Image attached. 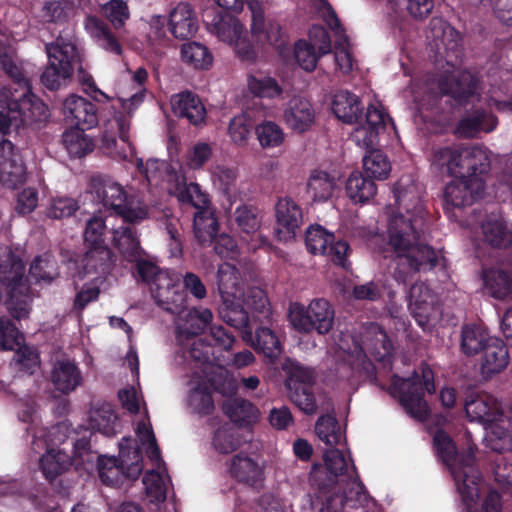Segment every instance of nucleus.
Instances as JSON below:
<instances>
[{"label":"nucleus","mask_w":512,"mask_h":512,"mask_svg":"<svg viewBox=\"0 0 512 512\" xmlns=\"http://www.w3.org/2000/svg\"><path fill=\"white\" fill-rule=\"evenodd\" d=\"M244 338L251 343L257 353L262 354L270 363H275L283 352V346L278 336L268 327H258L254 333L250 329Z\"/></svg>","instance_id":"30"},{"label":"nucleus","mask_w":512,"mask_h":512,"mask_svg":"<svg viewBox=\"0 0 512 512\" xmlns=\"http://www.w3.org/2000/svg\"><path fill=\"white\" fill-rule=\"evenodd\" d=\"M482 233L485 241L495 248H505L512 242V232L495 215H490L483 221Z\"/></svg>","instance_id":"43"},{"label":"nucleus","mask_w":512,"mask_h":512,"mask_svg":"<svg viewBox=\"0 0 512 512\" xmlns=\"http://www.w3.org/2000/svg\"><path fill=\"white\" fill-rule=\"evenodd\" d=\"M334 309L324 298L313 299L307 307L298 306L291 312L294 328L301 333L328 334L334 325Z\"/></svg>","instance_id":"13"},{"label":"nucleus","mask_w":512,"mask_h":512,"mask_svg":"<svg viewBox=\"0 0 512 512\" xmlns=\"http://www.w3.org/2000/svg\"><path fill=\"white\" fill-rule=\"evenodd\" d=\"M48 64L40 76L42 85L50 91L58 90L70 79L74 66L79 62L76 45L62 37L45 45Z\"/></svg>","instance_id":"10"},{"label":"nucleus","mask_w":512,"mask_h":512,"mask_svg":"<svg viewBox=\"0 0 512 512\" xmlns=\"http://www.w3.org/2000/svg\"><path fill=\"white\" fill-rule=\"evenodd\" d=\"M217 285L221 299L242 298L244 282L239 269L228 262L219 265L217 270Z\"/></svg>","instance_id":"36"},{"label":"nucleus","mask_w":512,"mask_h":512,"mask_svg":"<svg viewBox=\"0 0 512 512\" xmlns=\"http://www.w3.org/2000/svg\"><path fill=\"white\" fill-rule=\"evenodd\" d=\"M168 28L180 40H188L198 30L196 14L189 3L180 2L170 13Z\"/></svg>","instance_id":"28"},{"label":"nucleus","mask_w":512,"mask_h":512,"mask_svg":"<svg viewBox=\"0 0 512 512\" xmlns=\"http://www.w3.org/2000/svg\"><path fill=\"white\" fill-rule=\"evenodd\" d=\"M251 32L255 40L262 46L274 47L279 55L285 56L289 52V43L286 33L278 22L266 20L261 7H252Z\"/></svg>","instance_id":"17"},{"label":"nucleus","mask_w":512,"mask_h":512,"mask_svg":"<svg viewBox=\"0 0 512 512\" xmlns=\"http://www.w3.org/2000/svg\"><path fill=\"white\" fill-rule=\"evenodd\" d=\"M231 475L239 482L255 486L260 482L262 470L258 463L242 453L235 455L230 466Z\"/></svg>","instance_id":"44"},{"label":"nucleus","mask_w":512,"mask_h":512,"mask_svg":"<svg viewBox=\"0 0 512 512\" xmlns=\"http://www.w3.org/2000/svg\"><path fill=\"white\" fill-rule=\"evenodd\" d=\"M79 209L78 202L70 197L53 198L46 208V216L51 219L71 217Z\"/></svg>","instance_id":"64"},{"label":"nucleus","mask_w":512,"mask_h":512,"mask_svg":"<svg viewBox=\"0 0 512 512\" xmlns=\"http://www.w3.org/2000/svg\"><path fill=\"white\" fill-rule=\"evenodd\" d=\"M116 263V255L108 246L84 247L82 254L73 253L65 261L68 274L73 279L83 280L88 275L105 279Z\"/></svg>","instance_id":"12"},{"label":"nucleus","mask_w":512,"mask_h":512,"mask_svg":"<svg viewBox=\"0 0 512 512\" xmlns=\"http://www.w3.org/2000/svg\"><path fill=\"white\" fill-rule=\"evenodd\" d=\"M484 192L485 185L482 177L456 178L445 187V203L447 207L461 209L480 200Z\"/></svg>","instance_id":"19"},{"label":"nucleus","mask_w":512,"mask_h":512,"mask_svg":"<svg viewBox=\"0 0 512 512\" xmlns=\"http://www.w3.org/2000/svg\"><path fill=\"white\" fill-rule=\"evenodd\" d=\"M113 246L129 261L132 262L144 253L135 228L121 226L113 229Z\"/></svg>","instance_id":"40"},{"label":"nucleus","mask_w":512,"mask_h":512,"mask_svg":"<svg viewBox=\"0 0 512 512\" xmlns=\"http://www.w3.org/2000/svg\"><path fill=\"white\" fill-rule=\"evenodd\" d=\"M395 201L398 207H402L410 217H422L423 208L419 194L413 184L403 186L399 181L394 187Z\"/></svg>","instance_id":"53"},{"label":"nucleus","mask_w":512,"mask_h":512,"mask_svg":"<svg viewBox=\"0 0 512 512\" xmlns=\"http://www.w3.org/2000/svg\"><path fill=\"white\" fill-rule=\"evenodd\" d=\"M254 129L262 148H275L284 142L282 128L273 121H264Z\"/></svg>","instance_id":"60"},{"label":"nucleus","mask_w":512,"mask_h":512,"mask_svg":"<svg viewBox=\"0 0 512 512\" xmlns=\"http://www.w3.org/2000/svg\"><path fill=\"white\" fill-rule=\"evenodd\" d=\"M393 346L385 331L374 322L363 324L359 331V372L366 378L372 379L375 375V366L366 358V353L371 354L383 368L391 369V356Z\"/></svg>","instance_id":"11"},{"label":"nucleus","mask_w":512,"mask_h":512,"mask_svg":"<svg viewBox=\"0 0 512 512\" xmlns=\"http://www.w3.org/2000/svg\"><path fill=\"white\" fill-rule=\"evenodd\" d=\"M90 192L111 215L120 216L125 223L137 224L148 217L147 205H135V198L128 195L122 185L109 178L93 176Z\"/></svg>","instance_id":"5"},{"label":"nucleus","mask_w":512,"mask_h":512,"mask_svg":"<svg viewBox=\"0 0 512 512\" xmlns=\"http://www.w3.org/2000/svg\"><path fill=\"white\" fill-rule=\"evenodd\" d=\"M323 54L306 40H298L294 44V57L299 66L305 71L312 72L316 66L319 58Z\"/></svg>","instance_id":"63"},{"label":"nucleus","mask_w":512,"mask_h":512,"mask_svg":"<svg viewBox=\"0 0 512 512\" xmlns=\"http://www.w3.org/2000/svg\"><path fill=\"white\" fill-rule=\"evenodd\" d=\"M386 118L382 110L372 105L365 114L354 113V141L365 150L363 169L368 178L386 179L391 171L388 158L377 148L378 135L385 128Z\"/></svg>","instance_id":"1"},{"label":"nucleus","mask_w":512,"mask_h":512,"mask_svg":"<svg viewBox=\"0 0 512 512\" xmlns=\"http://www.w3.org/2000/svg\"><path fill=\"white\" fill-rule=\"evenodd\" d=\"M223 412L232 422L246 426L256 420L258 409L246 399L232 398L224 402Z\"/></svg>","instance_id":"49"},{"label":"nucleus","mask_w":512,"mask_h":512,"mask_svg":"<svg viewBox=\"0 0 512 512\" xmlns=\"http://www.w3.org/2000/svg\"><path fill=\"white\" fill-rule=\"evenodd\" d=\"M409 299L416 320L421 326H425L434 301L431 290L424 283H415L409 290Z\"/></svg>","instance_id":"41"},{"label":"nucleus","mask_w":512,"mask_h":512,"mask_svg":"<svg viewBox=\"0 0 512 512\" xmlns=\"http://www.w3.org/2000/svg\"><path fill=\"white\" fill-rule=\"evenodd\" d=\"M71 465L69 456L55 449L48 450L39 460V469L49 482L65 473Z\"/></svg>","instance_id":"48"},{"label":"nucleus","mask_w":512,"mask_h":512,"mask_svg":"<svg viewBox=\"0 0 512 512\" xmlns=\"http://www.w3.org/2000/svg\"><path fill=\"white\" fill-rule=\"evenodd\" d=\"M440 88L444 94L450 95L460 104L469 103L474 98L479 99L481 92L479 78L469 71L443 80Z\"/></svg>","instance_id":"24"},{"label":"nucleus","mask_w":512,"mask_h":512,"mask_svg":"<svg viewBox=\"0 0 512 512\" xmlns=\"http://www.w3.org/2000/svg\"><path fill=\"white\" fill-rule=\"evenodd\" d=\"M223 303L219 308L220 318L230 327L246 332L251 329L248 312L244 309L242 298L222 299Z\"/></svg>","instance_id":"37"},{"label":"nucleus","mask_w":512,"mask_h":512,"mask_svg":"<svg viewBox=\"0 0 512 512\" xmlns=\"http://www.w3.org/2000/svg\"><path fill=\"white\" fill-rule=\"evenodd\" d=\"M497 125V118L484 110L466 114L457 124L456 133L462 138H474L479 132H491Z\"/></svg>","instance_id":"35"},{"label":"nucleus","mask_w":512,"mask_h":512,"mask_svg":"<svg viewBox=\"0 0 512 512\" xmlns=\"http://www.w3.org/2000/svg\"><path fill=\"white\" fill-rule=\"evenodd\" d=\"M5 259L0 261V283L5 287L6 306L9 314L16 320L29 317L32 309L33 292L25 264L8 247H1Z\"/></svg>","instance_id":"3"},{"label":"nucleus","mask_w":512,"mask_h":512,"mask_svg":"<svg viewBox=\"0 0 512 512\" xmlns=\"http://www.w3.org/2000/svg\"><path fill=\"white\" fill-rule=\"evenodd\" d=\"M430 33L434 45L439 53L441 51L455 52L460 44V35L447 23L432 19L430 22Z\"/></svg>","instance_id":"45"},{"label":"nucleus","mask_w":512,"mask_h":512,"mask_svg":"<svg viewBox=\"0 0 512 512\" xmlns=\"http://www.w3.org/2000/svg\"><path fill=\"white\" fill-rule=\"evenodd\" d=\"M275 218L276 238L281 242H288L296 237L303 224V211L290 196L278 197L275 204Z\"/></svg>","instance_id":"18"},{"label":"nucleus","mask_w":512,"mask_h":512,"mask_svg":"<svg viewBox=\"0 0 512 512\" xmlns=\"http://www.w3.org/2000/svg\"><path fill=\"white\" fill-rule=\"evenodd\" d=\"M422 217L405 218L402 214L388 218V244L396 254L401 269L409 267L416 269L418 266H426L424 263H415L412 252L416 251L415 245L424 238L422 230Z\"/></svg>","instance_id":"9"},{"label":"nucleus","mask_w":512,"mask_h":512,"mask_svg":"<svg viewBox=\"0 0 512 512\" xmlns=\"http://www.w3.org/2000/svg\"><path fill=\"white\" fill-rule=\"evenodd\" d=\"M324 466L313 464L310 473L313 485L321 492H329L348 471V463L343 452L335 447L327 449L323 454Z\"/></svg>","instance_id":"16"},{"label":"nucleus","mask_w":512,"mask_h":512,"mask_svg":"<svg viewBox=\"0 0 512 512\" xmlns=\"http://www.w3.org/2000/svg\"><path fill=\"white\" fill-rule=\"evenodd\" d=\"M324 21L331 31L334 32L336 37L334 43V59L336 66L343 72L349 73L352 71V53L349 49L348 37L345 30L341 26L340 20L336 12L330 4L326 3V10L324 13Z\"/></svg>","instance_id":"25"},{"label":"nucleus","mask_w":512,"mask_h":512,"mask_svg":"<svg viewBox=\"0 0 512 512\" xmlns=\"http://www.w3.org/2000/svg\"><path fill=\"white\" fill-rule=\"evenodd\" d=\"M181 58L184 63L196 69H209L213 63V56L209 49L195 41L184 43L181 46Z\"/></svg>","instance_id":"52"},{"label":"nucleus","mask_w":512,"mask_h":512,"mask_svg":"<svg viewBox=\"0 0 512 512\" xmlns=\"http://www.w3.org/2000/svg\"><path fill=\"white\" fill-rule=\"evenodd\" d=\"M492 337H488L484 329L477 325H465L461 331L460 347L467 356H473L486 346Z\"/></svg>","instance_id":"51"},{"label":"nucleus","mask_w":512,"mask_h":512,"mask_svg":"<svg viewBox=\"0 0 512 512\" xmlns=\"http://www.w3.org/2000/svg\"><path fill=\"white\" fill-rule=\"evenodd\" d=\"M434 162L456 178H475L487 173L490 160L487 152L477 146L454 145L434 153Z\"/></svg>","instance_id":"8"},{"label":"nucleus","mask_w":512,"mask_h":512,"mask_svg":"<svg viewBox=\"0 0 512 512\" xmlns=\"http://www.w3.org/2000/svg\"><path fill=\"white\" fill-rule=\"evenodd\" d=\"M315 376L312 369L300 364H291L285 385L291 401L305 414H314L317 403L313 393Z\"/></svg>","instance_id":"14"},{"label":"nucleus","mask_w":512,"mask_h":512,"mask_svg":"<svg viewBox=\"0 0 512 512\" xmlns=\"http://www.w3.org/2000/svg\"><path fill=\"white\" fill-rule=\"evenodd\" d=\"M85 130L71 127L63 133L62 143L71 158H82L93 151L94 141Z\"/></svg>","instance_id":"47"},{"label":"nucleus","mask_w":512,"mask_h":512,"mask_svg":"<svg viewBox=\"0 0 512 512\" xmlns=\"http://www.w3.org/2000/svg\"><path fill=\"white\" fill-rule=\"evenodd\" d=\"M48 106L31 91L17 88L0 91V133L7 134L15 122L22 125L42 124L49 117Z\"/></svg>","instance_id":"4"},{"label":"nucleus","mask_w":512,"mask_h":512,"mask_svg":"<svg viewBox=\"0 0 512 512\" xmlns=\"http://www.w3.org/2000/svg\"><path fill=\"white\" fill-rule=\"evenodd\" d=\"M465 411L471 421L493 422L499 416V406L495 399L487 395H477L465 403Z\"/></svg>","instance_id":"39"},{"label":"nucleus","mask_w":512,"mask_h":512,"mask_svg":"<svg viewBox=\"0 0 512 512\" xmlns=\"http://www.w3.org/2000/svg\"><path fill=\"white\" fill-rule=\"evenodd\" d=\"M29 273L37 281L51 283L59 277L57 261L48 253L38 255L31 262Z\"/></svg>","instance_id":"56"},{"label":"nucleus","mask_w":512,"mask_h":512,"mask_svg":"<svg viewBox=\"0 0 512 512\" xmlns=\"http://www.w3.org/2000/svg\"><path fill=\"white\" fill-rule=\"evenodd\" d=\"M207 30L220 41L233 44L243 33V25L230 12L220 9H207L203 14Z\"/></svg>","instance_id":"22"},{"label":"nucleus","mask_w":512,"mask_h":512,"mask_svg":"<svg viewBox=\"0 0 512 512\" xmlns=\"http://www.w3.org/2000/svg\"><path fill=\"white\" fill-rule=\"evenodd\" d=\"M143 97V94L136 93L129 99L124 100L122 103L123 111L116 112L113 119L116 124L120 140L130 150L132 149V143L130 141L131 119L134 111L142 103Z\"/></svg>","instance_id":"42"},{"label":"nucleus","mask_w":512,"mask_h":512,"mask_svg":"<svg viewBox=\"0 0 512 512\" xmlns=\"http://www.w3.org/2000/svg\"><path fill=\"white\" fill-rule=\"evenodd\" d=\"M234 214L235 222L242 232L253 234L259 230L262 215L256 206L248 204L240 205L236 208Z\"/></svg>","instance_id":"57"},{"label":"nucleus","mask_w":512,"mask_h":512,"mask_svg":"<svg viewBox=\"0 0 512 512\" xmlns=\"http://www.w3.org/2000/svg\"><path fill=\"white\" fill-rule=\"evenodd\" d=\"M417 251H413L411 254L415 259V263H424L426 266H418L416 269H410L406 267L404 269L400 268L399 260L396 261V267L394 270V278L401 283H407V281L416 273L426 272L432 270L438 262V256L435 250L425 243V239L423 238L415 245Z\"/></svg>","instance_id":"31"},{"label":"nucleus","mask_w":512,"mask_h":512,"mask_svg":"<svg viewBox=\"0 0 512 512\" xmlns=\"http://www.w3.org/2000/svg\"><path fill=\"white\" fill-rule=\"evenodd\" d=\"M315 434L320 441L329 447H335L341 443L343 433L335 416L331 414L318 418L315 424Z\"/></svg>","instance_id":"54"},{"label":"nucleus","mask_w":512,"mask_h":512,"mask_svg":"<svg viewBox=\"0 0 512 512\" xmlns=\"http://www.w3.org/2000/svg\"><path fill=\"white\" fill-rule=\"evenodd\" d=\"M438 457L449 468L458 492L465 501H473L478 496L480 473L475 467L472 448L459 453L451 437L443 430H437L433 437Z\"/></svg>","instance_id":"2"},{"label":"nucleus","mask_w":512,"mask_h":512,"mask_svg":"<svg viewBox=\"0 0 512 512\" xmlns=\"http://www.w3.org/2000/svg\"><path fill=\"white\" fill-rule=\"evenodd\" d=\"M483 281L489 294L497 299L512 297V271L489 269L483 271Z\"/></svg>","instance_id":"46"},{"label":"nucleus","mask_w":512,"mask_h":512,"mask_svg":"<svg viewBox=\"0 0 512 512\" xmlns=\"http://www.w3.org/2000/svg\"><path fill=\"white\" fill-rule=\"evenodd\" d=\"M480 359V372L483 378L489 379L503 371L509 363L508 349L498 338H491L486 343Z\"/></svg>","instance_id":"27"},{"label":"nucleus","mask_w":512,"mask_h":512,"mask_svg":"<svg viewBox=\"0 0 512 512\" xmlns=\"http://www.w3.org/2000/svg\"><path fill=\"white\" fill-rule=\"evenodd\" d=\"M287 126L295 132L304 133L311 128L315 120L312 104L304 98H294L284 112Z\"/></svg>","instance_id":"33"},{"label":"nucleus","mask_w":512,"mask_h":512,"mask_svg":"<svg viewBox=\"0 0 512 512\" xmlns=\"http://www.w3.org/2000/svg\"><path fill=\"white\" fill-rule=\"evenodd\" d=\"M51 381L56 390L69 394L82 384L79 367L68 359L57 360L51 372Z\"/></svg>","instance_id":"32"},{"label":"nucleus","mask_w":512,"mask_h":512,"mask_svg":"<svg viewBox=\"0 0 512 512\" xmlns=\"http://www.w3.org/2000/svg\"><path fill=\"white\" fill-rule=\"evenodd\" d=\"M249 91L260 98H275L282 94V87L277 80L270 76L248 77Z\"/></svg>","instance_id":"59"},{"label":"nucleus","mask_w":512,"mask_h":512,"mask_svg":"<svg viewBox=\"0 0 512 512\" xmlns=\"http://www.w3.org/2000/svg\"><path fill=\"white\" fill-rule=\"evenodd\" d=\"M89 423L93 430L108 437L116 435L120 427V422L113 406L107 402H103L91 410Z\"/></svg>","instance_id":"38"},{"label":"nucleus","mask_w":512,"mask_h":512,"mask_svg":"<svg viewBox=\"0 0 512 512\" xmlns=\"http://www.w3.org/2000/svg\"><path fill=\"white\" fill-rule=\"evenodd\" d=\"M172 109L176 116L186 118L190 124L198 126L205 122L207 112L200 97L191 92L184 91L172 99Z\"/></svg>","instance_id":"29"},{"label":"nucleus","mask_w":512,"mask_h":512,"mask_svg":"<svg viewBox=\"0 0 512 512\" xmlns=\"http://www.w3.org/2000/svg\"><path fill=\"white\" fill-rule=\"evenodd\" d=\"M152 298L163 310L179 315L187 308V295L177 280L170 275H162L159 284L152 289Z\"/></svg>","instance_id":"21"},{"label":"nucleus","mask_w":512,"mask_h":512,"mask_svg":"<svg viewBox=\"0 0 512 512\" xmlns=\"http://www.w3.org/2000/svg\"><path fill=\"white\" fill-rule=\"evenodd\" d=\"M335 187V179L325 171L315 170L308 180V192L315 202L327 201Z\"/></svg>","instance_id":"55"},{"label":"nucleus","mask_w":512,"mask_h":512,"mask_svg":"<svg viewBox=\"0 0 512 512\" xmlns=\"http://www.w3.org/2000/svg\"><path fill=\"white\" fill-rule=\"evenodd\" d=\"M213 313L208 308H192L187 311L182 324L179 325L181 334L186 337H195L204 332L211 324Z\"/></svg>","instance_id":"50"},{"label":"nucleus","mask_w":512,"mask_h":512,"mask_svg":"<svg viewBox=\"0 0 512 512\" xmlns=\"http://www.w3.org/2000/svg\"><path fill=\"white\" fill-rule=\"evenodd\" d=\"M105 219L102 216L94 215L86 222L84 230V247L107 246L105 243L106 232Z\"/></svg>","instance_id":"62"},{"label":"nucleus","mask_w":512,"mask_h":512,"mask_svg":"<svg viewBox=\"0 0 512 512\" xmlns=\"http://www.w3.org/2000/svg\"><path fill=\"white\" fill-rule=\"evenodd\" d=\"M132 443L131 438H122L119 443V458L99 455L97 459L98 474L103 484L118 487L124 484V463L126 446Z\"/></svg>","instance_id":"26"},{"label":"nucleus","mask_w":512,"mask_h":512,"mask_svg":"<svg viewBox=\"0 0 512 512\" xmlns=\"http://www.w3.org/2000/svg\"><path fill=\"white\" fill-rule=\"evenodd\" d=\"M434 373L428 366L421 368V373L414 372L409 378L391 376V393L399 399L404 410L418 421L426 420L429 414L424 391L434 393Z\"/></svg>","instance_id":"6"},{"label":"nucleus","mask_w":512,"mask_h":512,"mask_svg":"<svg viewBox=\"0 0 512 512\" xmlns=\"http://www.w3.org/2000/svg\"><path fill=\"white\" fill-rule=\"evenodd\" d=\"M307 250L312 254L326 256L334 265L349 270L347 260L350 246L347 242L335 241V235L320 225L310 226L305 234Z\"/></svg>","instance_id":"15"},{"label":"nucleus","mask_w":512,"mask_h":512,"mask_svg":"<svg viewBox=\"0 0 512 512\" xmlns=\"http://www.w3.org/2000/svg\"><path fill=\"white\" fill-rule=\"evenodd\" d=\"M62 110L65 121L74 128L91 129L98 124L96 105L81 96H68Z\"/></svg>","instance_id":"23"},{"label":"nucleus","mask_w":512,"mask_h":512,"mask_svg":"<svg viewBox=\"0 0 512 512\" xmlns=\"http://www.w3.org/2000/svg\"><path fill=\"white\" fill-rule=\"evenodd\" d=\"M177 199L182 204H189L197 209L193 218V231L200 245H210L219 230L215 212L209 207V195L201 190L198 183H187L183 177L176 186Z\"/></svg>","instance_id":"7"},{"label":"nucleus","mask_w":512,"mask_h":512,"mask_svg":"<svg viewBox=\"0 0 512 512\" xmlns=\"http://www.w3.org/2000/svg\"><path fill=\"white\" fill-rule=\"evenodd\" d=\"M189 405L199 415L212 414L215 405L210 388L202 384L193 388L189 394Z\"/></svg>","instance_id":"61"},{"label":"nucleus","mask_w":512,"mask_h":512,"mask_svg":"<svg viewBox=\"0 0 512 512\" xmlns=\"http://www.w3.org/2000/svg\"><path fill=\"white\" fill-rule=\"evenodd\" d=\"M26 181V165L18 147L10 140L0 142V183L17 188Z\"/></svg>","instance_id":"20"},{"label":"nucleus","mask_w":512,"mask_h":512,"mask_svg":"<svg viewBox=\"0 0 512 512\" xmlns=\"http://www.w3.org/2000/svg\"><path fill=\"white\" fill-rule=\"evenodd\" d=\"M84 27L101 48L116 55L122 54V46L105 20L89 15L85 18Z\"/></svg>","instance_id":"34"},{"label":"nucleus","mask_w":512,"mask_h":512,"mask_svg":"<svg viewBox=\"0 0 512 512\" xmlns=\"http://www.w3.org/2000/svg\"><path fill=\"white\" fill-rule=\"evenodd\" d=\"M133 262H135L134 277L138 282L141 281L149 285L151 293L152 289L158 286L160 276L169 275L166 271L161 270L155 263L143 259L142 256H139V258H136Z\"/></svg>","instance_id":"58"}]
</instances>
